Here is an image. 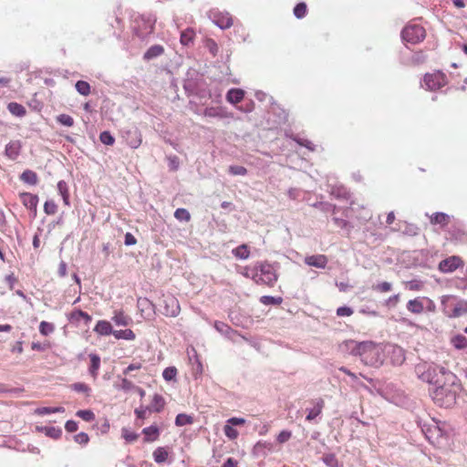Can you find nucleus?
Wrapping results in <instances>:
<instances>
[{"mask_svg":"<svg viewBox=\"0 0 467 467\" xmlns=\"http://www.w3.org/2000/svg\"><path fill=\"white\" fill-rule=\"evenodd\" d=\"M445 379L431 392L433 401L441 407H451L455 403L459 385L457 377L453 373H444Z\"/></svg>","mask_w":467,"mask_h":467,"instance_id":"1","label":"nucleus"},{"mask_svg":"<svg viewBox=\"0 0 467 467\" xmlns=\"http://www.w3.org/2000/svg\"><path fill=\"white\" fill-rule=\"evenodd\" d=\"M416 373L422 381L429 384H441L445 379L444 373H451L444 367H441L435 364L420 363L415 368Z\"/></svg>","mask_w":467,"mask_h":467,"instance_id":"2","label":"nucleus"},{"mask_svg":"<svg viewBox=\"0 0 467 467\" xmlns=\"http://www.w3.org/2000/svg\"><path fill=\"white\" fill-rule=\"evenodd\" d=\"M361 360L368 366L378 367L382 364V349L380 346L371 342H361L356 348Z\"/></svg>","mask_w":467,"mask_h":467,"instance_id":"3","label":"nucleus"},{"mask_svg":"<svg viewBox=\"0 0 467 467\" xmlns=\"http://www.w3.org/2000/svg\"><path fill=\"white\" fill-rule=\"evenodd\" d=\"M256 272L252 274V279L257 285H265L274 286L277 281L278 275L274 266L267 262L257 263Z\"/></svg>","mask_w":467,"mask_h":467,"instance_id":"4","label":"nucleus"},{"mask_svg":"<svg viewBox=\"0 0 467 467\" xmlns=\"http://www.w3.org/2000/svg\"><path fill=\"white\" fill-rule=\"evenodd\" d=\"M441 304L447 317L451 318L460 317L467 314V300L454 296H446Z\"/></svg>","mask_w":467,"mask_h":467,"instance_id":"5","label":"nucleus"},{"mask_svg":"<svg viewBox=\"0 0 467 467\" xmlns=\"http://www.w3.org/2000/svg\"><path fill=\"white\" fill-rule=\"evenodd\" d=\"M401 37L404 42L416 45L426 37L425 28L418 24H408L401 31Z\"/></svg>","mask_w":467,"mask_h":467,"instance_id":"6","label":"nucleus"},{"mask_svg":"<svg viewBox=\"0 0 467 467\" xmlns=\"http://www.w3.org/2000/svg\"><path fill=\"white\" fill-rule=\"evenodd\" d=\"M447 82V77L443 72L435 71L424 76L422 87L428 90L435 91L444 87Z\"/></svg>","mask_w":467,"mask_h":467,"instance_id":"7","label":"nucleus"},{"mask_svg":"<svg viewBox=\"0 0 467 467\" xmlns=\"http://www.w3.org/2000/svg\"><path fill=\"white\" fill-rule=\"evenodd\" d=\"M134 30L138 36L144 38L153 32L154 22L143 16L138 17L135 19Z\"/></svg>","mask_w":467,"mask_h":467,"instance_id":"8","label":"nucleus"},{"mask_svg":"<svg viewBox=\"0 0 467 467\" xmlns=\"http://www.w3.org/2000/svg\"><path fill=\"white\" fill-rule=\"evenodd\" d=\"M245 424V420L244 418L233 417L226 420V423L223 427V432L225 436L234 441L236 440L239 436V432L234 426H242Z\"/></svg>","mask_w":467,"mask_h":467,"instance_id":"9","label":"nucleus"},{"mask_svg":"<svg viewBox=\"0 0 467 467\" xmlns=\"http://www.w3.org/2000/svg\"><path fill=\"white\" fill-rule=\"evenodd\" d=\"M463 265V261L460 256L452 255L439 264V270L442 273H451Z\"/></svg>","mask_w":467,"mask_h":467,"instance_id":"10","label":"nucleus"},{"mask_svg":"<svg viewBox=\"0 0 467 467\" xmlns=\"http://www.w3.org/2000/svg\"><path fill=\"white\" fill-rule=\"evenodd\" d=\"M213 21L220 28L226 29L233 26L234 20L229 13L216 12L213 14Z\"/></svg>","mask_w":467,"mask_h":467,"instance_id":"11","label":"nucleus"},{"mask_svg":"<svg viewBox=\"0 0 467 467\" xmlns=\"http://www.w3.org/2000/svg\"><path fill=\"white\" fill-rule=\"evenodd\" d=\"M328 259L325 254L309 255L305 258V263L309 266L324 269L327 265Z\"/></svg>","mask_w":467,"mask_h":467,"instance_id":"12","label":"nucleus"},{"mask_svg":"<svg viewBox=\"0 0 467 467\" xmlns=\"http://www.w3.org/2000/svg\"><path fill=\"white\" fill-rule=\"evenodd\" d=\"M94 332L97 333L99 336H113L114 329L111 326V323L108 320H99L94 327Z\"/></svg>","mask_w":467,"mask_h":467,"instance_id":"13","label":"nucleus"},{"mask_svg":"<svg viewBox=\"0 0 467 467\" xmlns=\"http://www.w3.org/2000/svg\"><path fill=\"white\" fill-rule=\"evenodd\" d=\"M111 320L116 326L127 327L131 323V317L128 316L123 309L113 311Z\"/></svg>","mask_w":467,"mask_h":467,"instance_id":"14","label":"nucleus"},{"mask_svg":"<svg viewBox=\"0 0 467 467\" xmlns=\"http://www.w3.org/2000/svg\"><path fill=\"white\" fill-rule=\"evenodd\" d=\"M20 201L22 203L30 210H36L38 203V197L36 194L30 192H22L20 193Z\"/></svg>","mask_w":467,"mask_h":467,"instance_id":"15","label":"nucleus"},{"mask_svg":"<svg viewBox=\"0 0 467 467\" xmlns=\"http://www.w3.org/2000/svg\"><path fill=\"white\" fill-rule=\"evenodd\" d=\"M90 359V365L88 367V372L94 380L99 376V370L100 368V357L98 354L91 353L88 355Z\"/></svg>","mask_w":467,"mask_h":467,"instance_id":"16","label":"nucleus"},{"mask_svg":"<svg viewBox=\"0 0 467 467\" xmlns=\"http://www.w3.org/2000/svg\"><path fill=\"white\" fill-rule=\"evenodd\" d=\"M166 306L164 308V315L169 317H176L180 313V305L176 298L170 297L165 300Z\"/></svg>","mask_w":467,"mask_h":467,"instance_id":"17","label":"nucleus"},{"mask_svg":"<svg viewBox=\"0 0 467 467\" xmlns=\"http://www.w3.org/2000/svg\"><path fill=\"white\" fill-rule=\"evenodd\" d=\"M144 442H153L160 437V429L157 425H151L142 430Z\"/></svg>","mask_w":467,"mask_h":467,"instance_id":"18","label":"nucleus"},{"mask_svg":"<svg viewBox=\"0 0 467 467\" xmlns=\"http://www.w3.org/2000/svg\"><path fill=\"white\" fill-rule=\"evenodd\" d=\"M21 148H22V146H21V142L19 140L10 141L5 146V155L9 159L16 160L20 154Z\"/></svg>","mask_w":467,"mask_h":467,"instance_id":"19","label":"nucleus"},{"mask_svg":"<svg viewBox=\"0 0 467 467\" xmlns=\"http://www.w3.org/2000/svg\"><path fill=\"white\" fill-rule=\"evenodd\" d=\"M245 92L241 88H231L226 94V100L234 105L240 103L244 98Z\"/></svg>","mask_w":467,"mask_h":467,"instance_id":"20","label":"nucleus"},{"mask_svg":"<svg viewBox=\"0 0 467 467\" xmlns=\"http://www.w3.org/2000/svg\"><path fill=\"white\" fill-rule=\"evenodd\" d=\"M203 115L209 118H229L231 117L223 108L221 107H210L206 108L203 111Z\"/></svg>","mask_w":467,"mask_h":467,"instance_id":"21","label":"nucleus"},{"mask_svg":"<svg viewBox=\"0 0 467 467\" xmlns=\"http://www.w3.org/2000/svg\"><path fill=\"white\" fill-rule=\"evenodd\" d=\"M407 309L412 314L420 315L424 311L422 299L420 297L410 299L407 303Z\"/></svg>","mask_w":467,"mask_h":467,"instance_id":"22","label":"nucleus"},{"mask_svg":"<svg viewBox=\"0 0 467 467\" xmlns=\"http://www.w3.org/2000/svg\"><path fill=\"white\" fill-rule=\"evenodd\" d=\"M430 222L431 224H439L441 227H445L450 223V216L444 213H434L430 216Z\"/></svg>","mask_w":467,"mask_h":467,"instance_id":"23","label":"nucleus"},{"mask_svg":"<svg viewBox=\"0 0 467 467\" xmlns=\"http://www.w3.org/2000/svg\"><path fill=\"white\" fill-rule=\"evenodd\" d=\"M165 400L160 394H154L150 406H148L150 411L160 412L163 410Z\"/></svg>","mask_w":467,"mask_h":467,"instance_id":"24","label":"nucleus"},{"mask_svg":"<svg viewBox=\"0 0 467 467\" xmlns=\"http://www.w3.org/2000/svg\"><path fill=\"white\" fill-rule=\"evenodd\" d=\"M113 337L118 340L124 339V340L133 341L136 339V334L130 328L119 329V330L114 329Z\"/></svg>","mask_w":467,"mask_h":467,"instance_id":"25","label":"nucleus"},{"mask_svg":"<svg viewBox=\"0 0 467 467\" xmlns=\"http://www.w3.org/2000/svg\"><path fill=\"white\" fill-rule=\"evenodd\" d=\"M324 400L323 399H317L315 400V406L313 409L309 410L308 414L306 415V420L308 421L313 420L315 418H317L321 412L324 408Z\"/></svg>","mask_w":467,"mask_h":467,"instance_id":"26","label":"nucleus"},{"mask_svg":"<svg viewBox=\"0 0 467 467\" xmlns=\"http://www.w3.org/2000/svg\"><path fill=\"white\" fill-rule=\"evenodd\" d=\"M70 318L73 321L79 322L80 320H83L86 325L89 324L92 320V317L90 315H88L87 312H84L80 309L74 310L71 315Z\"/></svg>","mask_w":467,"mask_h":467,"instance_id":"27","label":"nucleus"},{"mask_svg":"<svg viewBox=\"0 0 467 467\" xmlns=\"http://www.w3.org/2000/svg\"><path fill=\"white\" fill-rule=\"evenodd\" d=\"M164 52V48L162 46H160V45H154L152 47H150L147 51L146 53L144 54V59L146 60H150V59H152L154 57H157L161 55H162Z\"/></svg>","mask_w":467,"mask_h":467,"instance_id":"28","label":"nucleus"},{"mask_svg":"<svg viewBox=\"0 0 467 467\" xmlns=\"http://www.w3.org/2000/svg\"><path fill=\"white\" fill-rule=\"evenodd\" d=\"M232 254L238 259H247L250 256V250L247 244H241L233 249Z\"/></svg>","mask_w":467,"mask_h":467,"instance_id":"29","label":"nucleus"},{"mask_svg":"<svg viewBox=\"0 0 467 467\" xmlns=\"http://www.w3.org/2000/svg\"><path fill=\"white\" fill-rule=\"evenodd\" d=\"M7 109L11 114L17 117H23L26 113V108L17 102H10L7 105Z\"/></svg>","mask_w":467,"mask_h":467,"instance_id":"30","label":"nucleus"},{"mask_svg":"<svg viewBox=\"0 0 467 467\" xmlns=\"http://www.w3.org/2000/svg\"><path fill=\"white\" fill-rule=\"evenodd\" d=\"M57 191L59 192V194L61 195L62 199H63V202L65 203V205H69V192H68V188H67V184L66 182L64 181H59L57 182Z\"/></svg>","mask_w":467,"mask_h":467,"instance_id":"31","label":"nucleus"},{"mask_svg":"<svg viewBox=\"0 0 467 467\" xmlns=\"http://www.w3.org/2000/svg\"><path fill=\"white\" fill-rule=\"evenodd\" d=\"M169 452L164 447H158L153 451V458L157 463H163L167 461Z\"/></svg>","mask_w":467,"mask_h":467,"instance_id":"32","label":"nucleus"},{"mask_svg":"<svg viewBox=\"0 0 467 467\" xmlns=\"http://www.w3.org/2000/svg\"><path fill=\"white\" fill-rule=\"evenodd\" d=\"M194 37L195 32L193 31V29L187 28L182 32L180 41L182 45L188 46L189 44L192 43Z\"/></svg>","mask_w":467,"mask_h":467,"instance_id":"33","label":"nucleus"},{"mask_svg":"<svg viewBox=\"0 0 467 467\" xmlns=\"http://www.w3.org/2000/svg\"><path fill=\"white\" fill-rule=\"evenodd\" d=\"M20 179L28 184L35 185L37 183V175L35 171L31 170L25 171L21 176Z\"/></svg>","mask_w":467,"mask_h":467,"instance_id":"34","label":"nucleus"},{"mask_svg":"<svg viewBox=\"0 0 467 467\" xmlns=\"http://www.w3.org/2000/svg\"><path fill=\"white\" fill-rule=\"evenodd\" d=\"M64 411L65 409L63 407H40L35 410V413L39 416Z\"/></svg>","mask_w":467,"mask_h":467,"instance_id":"35","label":"nucleus"},{"mask_svg":"<svg viewBox=\"0 0 467 467\" xmlns=\"http://www.w3.org/2000/svg\"><path fill=\"white\" fill-rule=\"evenodd\" d=\"M452 346L457 349H464L467 348V337L462 335H456L451 340Z\"/></svg>","mask_w":467,"mask_h":467,"instance_id":"36","label":"nucleus"},{"mask_svg":"<svg viewBox=\"0 0 467 467\" xmlns=\"http://www.w3.org/2000/svg\"><path fill=\"white\" fill-rule=\"evenodd\" d=\"M70 389L76 392L84 393L87 396H89V393L91 391L90 387L83 382H77L72 385H70Z\"/></svg>","mask_w":467,"mask_h":467,"instance_id":"37","label":"nucleus"},{"mask_svg":"<svg viewBox=\"0 0 467 467\" xmlns=\"http://www.w3.org/2000/svg\"><path fill=\"white\" fill-rule=\"evenodd\" d=\"M405 288L410 291H420L424 287V283L420 280H411L404 283Z\"/></svg>","mask_w":467,"mask_h":467,"instance_id":"38","label":"nucleus"},{"mask_svg":"<svg viewBox=\"0 0 467 467\" xmlns=\"http://www.w3.org/2000/svg\"><path fill=\"white\" fill-rule=\"evenodd\" d=\"M75 87L77 91L83 96H88L90 93V85L87 81L78 80Z\"/></svg>","mask_w":467,"mask_h":467,"instance_id":"39","label":"nucleus"},{"mask_svg":"<svg viewBox=\"0 0 467 467\" xmlns=\"http://www.w3.org/2000/svg\"><path fill=\"white\" fill-rule=\"evenodd\" d=\"M192 422H193L192 417L189 416L187 414H184V413L178 414L175 419V424L180 427L188 425V424H192Z\"/></svg>","mask_w":467,"mask_h":467,"instance_id":"40","label":"nucleus"},{"mask_svg":"<svg viewBox=\"0 0 467 467\" xmlns=\"http://www.w3.org/2000/svg\"><path fill=\"white\" fill-rule=\"evenodd\" d=\"M121 436L129 443L136 441L139 438V434L130 431L127 428H122Z\"/></svg>","mask_w":467,"mask_h":467,"instance_id":"41","label":"nucleus"},{"mask_svg":"<svg viewBox=\"0 0 467 467\" xmlns=\"http://www.w3.org/2000/svg\"><path fill=\"white\" fill-rule=\"evenodd\" d=\"M55 330V326L52 323L42 321L39 325V332L43 336H48Z\"/></svg>","mask_w":467,"mask_h":467,"instance_id":"42","label":"nucleus"},{"mask_svg":"<svg viewBox=\"0 0 467 467\" xmlns=\"http://www.w3.org/2000/svg\"><path fill=\"white\" fill-rule=\"evenodd\" d=\"M174 217L179 221L189 222L191 220L190 213L184 208H178L174 212Z\"/></svg>","mask_w":467,"mask_h":467,"instance_id":"43","label":"nucleus"},{"mask_svg":"<svg viewBox=\"0 0 467 467\" xmlns=\"http://www.w3.org/2000/svg\"><path fill=\"white\" fill-rule=\"evenodd\" d=\"M76 415L78 417L81 418L83 420L88 421V422H90V421L94 420V419H95V414L90 410H78Z\"/></svg>","mask_w":467,"mask_h":467,"instance_id":"44","label":"nucleus"},{"mask_svg":"<svg viewBox=\"0 0 467 467\" xmlns=\"http://www.w3.org/2000/svg\"><path fill=\"white\" fill-rule=\"evenodd\" d=\"M282 297H274L270 296H263L260 298V302L265 306L269 305H280L282 303Z\"/></svg>","mask_w":467,"mask_h":467,"instance_id":"45","label":"nucleus"},{"mask_svg":"<svg viewBox=\"0 0 467 467\" xmlns=\"http://www.w3.org/2000/svg\"><path fill=\"white\" fill-rule=\"evenodd\" d=\"M57 120L63 126L72 127L74 125V119L67 114H60L57 117Z\"/></svg>","mask_w":467,"mask_h":467,"instance_id":"46","label":"nucleus"},{"mask_svg":"<svg viewBox=\"0 0 467 467\" xmlns=\"http://www.w3.org/2000/svg\"><path fill=\"white\" fill-rule=\"evenodd\" d=\"M306 12H307V7L305 3H299L294 8V15L299 19L305 17L306 15Z\"/></svg>","mask_w":467,"mask_h":467,"instance_id":"47","label":"nucleus"},{"mask_svg":"<svg viewBox=\"0 0 467 467\" xmlns=\"http://www.w3.org/2000/svg\"><path fill=\"white\" fill-rule=\"evenodd\" d=\"M44 212L48 215H53L57 212V205L53 200H48L44 204Z\"/></svg>","mask_w":467,"mask_h":467,"instance_id":"48","label":"nucleus"},{"mask_svg":"<svg viewBox=\"0 0 467 467\" xmlns=\"http://www.w3.org/2000/svg\"><path fill=\"white\" fill-rule=\"evenodd\" d=\"M162 376L167 381L172 380L177 376V368L175 367H168L163 370Z\"/></svg>","mask_w":467,"mask_h":467,"instance_id":"49","label":"nucleus"},{"mask_svg":"<svg viewBox=\"0 0 467 467\" xmlns=\"http://www.w3.org/2000/svg\"><path fill=\"white\" fill-rule=\"evenodd\" d=\"M204 46L212 53L213 56H216L219 48L216 42L213 39L206 38L204 40Z\"/></svg>","mask_w":467,"mask_h":467,"instance_id":"50","label":"nucleus"},{"mask_svg":"<svg viewBox=\"0 0 467 467\" xmlns=\"http://www.w3.org/2000/svg\"><path fill=\"white\" fill-rule=\"evenodd\" d=\"M100 141L105 145H113L115 139L109 131H103L99 135Z\"/></svg>","mask_w":467,"mask_h":467,"instance_id":"51","label":"nucleus"},{"mask_svg":"<svg viewBox=\"0 0 467 467\" xmlns=\"http://www.w3.org/2000/svg\"><path fill=\"white\" fill-rule=\"evenodd\" d=\"M229 172L233 175H246L247 174V169L244 166H230L229 167Z\"/></svg>","mask_w":467,"mask_h":467,"instance_id":"52","label":"nucleus"},{"mask_svg":"<svg viewBox=\"0 0 467 467\" xmlns=\"http://www.w3.org/2000/svg\"><path fill=\"white\" fill-rule=\"evenodd\" d=\"M392 354L397 358V363L401 364L405 360V355L401 348L394 347L392 348Z\"/></svg>","mask_w":467,"mask_h":467,"instance_id":"53","label":"nucleus"},{"mask_svg":"<svg viewBox=\"0 0 467 467\" xmlns=\"http://www.w3.org/2000/svg\"><path fill=\"white\" fill-rule=\"evenodd\" d=\"M292 437V432L290 431H282L276 437V441L278 443L282 444L286 442Z\"/></svg>","mask_w":467,"mask_h":467,"instance_id":"54","label":"nucleus"},{"mask_svg":"<svg viewBox=\"0 0 467 467\" xmlns=\"http://www.w3.org/2000/svg\"><path fill=\"white\" fill-rule=\"evenodd\" d=\"M74 440L76 442L85 445L89 441V437L86 432H79L75 435Z\"/></svg>","mask_w":467,"mask_h":467,"instance_id":"55","label":"nucleus"},{"mask_svg":"<svg viewBox=\"0 0 467 467\" xmlns=\"http://www.w3.org/2000/svg\"><path fill=\"white\" fill-rule=\"evenodd\" d=\"M353 314V309L349 306H340L337 309L338 317H350Z\"/></svg>","mask_w":467,"mask_h":467,"instance_id":"56","label":"nucleus"},{"mask_svg":"<svg viewBox=\"0 0 467 467\" xmlns=\"http://www.w3.org/2000/svg\"><path fill=\"white\" fill-rule=\"evenodd\" d=\"M375 289L381 293H386L391 290V284L389 282H382L380 284H378L375 286Z\"/></svg>","mask_w":467,"mask_h":467,"instance_id":"57","label":"nucleus"},{"mask_svg":"<svg viewBox=\"0 0 467 467\" xmlns=\"http://www.w3.org/2000/svg\"><path fill=\"white\" fill-rule=\"evenodd\" d=\"M78 422L75 420H67L65 424V429L68 432H75L78 431Z\"/></svg>","mask_w":467,"mask_h":467,"instance_id":"58","label":"nucleus"},{"mask_svg":"<svg viewBox=\"0 0 467 467\" xmlns=\"http://www.w3.org/2000/svg\"><path fill=\"white\" fill-rule=\"evenodd\" d=\"M170 169L172 171H176L179 167V158L177 156H170L168 157Z\"/></svg>","mask_w":467,"mask_h":467,"instance_id":"59","label":"nucleus"},{"mask_svg":"<svg viewBox=\"0 0 467 467\" xmlns=\"http://www.w3.org/2000/svg\"><path fill=\"white\" fill-rule=\"evenodd\" d=\"M150 411L148 407H140L135 410V414L138 419H146L147 418V412Z\"/></svg>","mask_w":467,"mask_h":467,"instance_id":"60","label":"nucleus"},{"mask_svg":"<svg viewBox=\"0 0 467 467\" xmlns=\"http://www.w3.org/2000/svg\"><path fill=\"white\" fill-rule=\"evenodd\" d=\"M296 141L299 145L304 146V147L307 148L310 150H315L314 144L310 140H306V139H296Z\"/></svg>","mask_w":467,"mask_h":467,"instance_id":"61","label":"nucleus"},{"mask_svg":"<svg viewBox=\"0 0 467 467\" xmlns=\"http://www.w3.org/2000/svg\"><path fill=\"white\" fill-rule=\"evenodd\" d=\"M5 281L9 285V288L11 290L14 289L16 283L17 282V278L15 276V275L12 273L5 276Z\"/></svg>","mask_w":467,"mask_h":467,"instance_id":"62","label":"nucleus"},{"mask_svg":"<svg viewBox=\"0 0 467 467\" xmlns=\"http://www.w3.org/2000/svg\"><path fill=\"white\" fill-rule=\"evenodd\" d=\"M254 109V102L253 100H250L248 103L245 104V106H241L238 108L239 110L243 112H252Z\"/></svg>","mask_w":467,"mask_h":467,"instance_id":"63","label":"nucleus"},{"mask_svg":"<svg viewBox=\"0 0 467 467\" xmlns=\"http://www.w3.org/2000/svg\"><path fill=\"white\" fill-rule=\"evenodd\" d=\"M222 467H238V462L234 458H228Z\"/></svg>","mask_w":467,"mask_h":467,"instance_id":"64","label":"nucleus"}]
</instances>
